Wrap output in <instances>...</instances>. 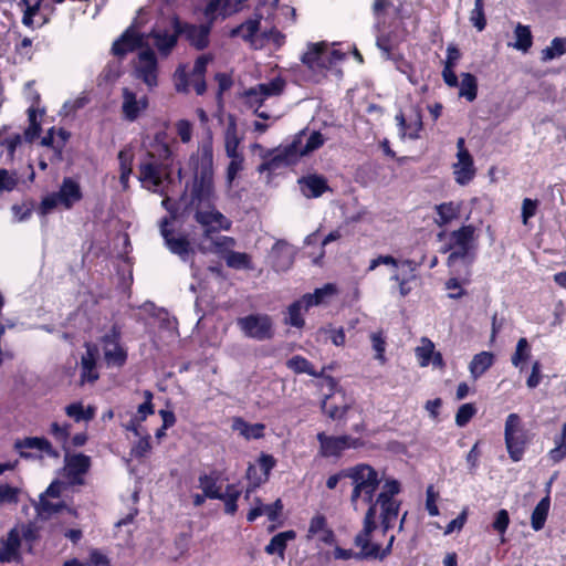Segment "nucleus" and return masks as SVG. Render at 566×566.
<instances>
[{"mask_svg":"<svg viewBox=\"0 0 566 566\" xmlns=\"http://www.w3.org/2000/svg\"><path fill=\"white\" fill-rule=\"evenodd\" d=\"M189 166L192 178L186 182L178 203L171 202L169 197L161 201V206L170 213L169 223L178 218V210L181 209V217L193 214V219L205 228L206 237L219 229L228 230L230 221L216 209L213 149L209 138L190 156Z\"/></svg>","mask_w":566,"mask_h":566,"instance_id":"nucleus-1","label":"nucleus"},{"mask_svg":"<svg viewBox=\"0 0 566 566\" xmlns=\"http://www.w3.org/2000/svg\"><path fill=\"white\" fill-rule=\"evenodd\" d=\"M504 440L511 460L518 462L527 444V433L517 413H510L506 417Z\"/></svg>","mask_w":566,"mask_h":566,"instance_id":"nucleus-2","label":"nucleus"},{"mask_svg":"<svg viewBox=\"0 0 566 566\" xmlns=\"http://www.w3.org/2000/svg\"><path fill=\"white\" fill-rule=\"evenodd\" d=\"M237 324L249 338L262 342L273 337V323L269 315L250 314L238 318Z\"/></svg>","mask_w":566,"mask_h":566,"instance_id":"nucleus-3","label":"nucleus"},{"mask_svg":"<svg viewBox=\"0 0 566 566\" xmlns=\"http://www.w3.org/2000/svg\"><path fill=\"white\" fill-rule=\"evenodd\" d=\"M104 360L107 367L122 368L127 361V350L120 344V332L113 326L108 333L102 336Z\"/></svg>","mask_w":566,"mask_h":566,"instance_id":"nucleus-4","label":"nucleus"},{"mask_svg":"<svg viewBox=\"0 0 566 566\" xmlns=\"http://www.w3.org/2000/svg\"><path fill=\"white\" fill-rule=\"evenodd\" d=\"M135 77L140 80L147 85L149 90H153L158 85V61L155 52L147 48L142 50L137 60L134 63Z\"/></svg>","mask_w":566,"mask_h":566,"instance_id":"nucleus-5","label":"nucleus"},{"mask_svg":"<svg viewBox=\"0 0 566 566\" xmlns=\"http://www.w3.org/2000/svg\"><path fill=\"white\" fill-rule=\"evenodd\" d=\"M160 234L164 238L165 245L182 262H193L195 250L191 248L189 240L186 237H175L172 231L168 229L169 219L165 217L160 221Z\"/></svg>","mask_w":566,"mask_h":566,"instance_id":"nucleus-6","label":"nucleus"},{"mask_svg":"<svg viewBox=\"0 0 566 566\" xmlns=\"http://www.w3.org/2000/svg\"><path fill=\"white\" fill-rule=\"evenodd\" d=\"M297 143L298 140H293L291 144L275 149L272 157L260 165L259 171H276L296 164L301 158L297 153Z\"/></svg>","mask_w":566,"mask_h":566,"instance_id":"nucleus-7","label":"nucleus"},{"mask_svg":"<svg viewBox=\"0 0 566 566\" xmlns=\"http://www.w3.org/2000/svg\"><path fill=\"white\" fill-rule=\"evenodd\" d=\"M261 20V14H254L253 18H250L242 22L240 25L233 28L230 31V36H239L243 41L248 42L254 49L262 46L263 40L268 39L269 34L266 32H263L259 36Z\"/></svg>","mask_w":566,"mask_h":566,"instance_id":"nucleus-8","label":"nucleus"},{"mask_svg":"<svg viewBox=\"0 0 566 566\" xmlns=\"http://www.w3.org/2000/svg\"><path fill=\"white\" fill-rule=\"evenodd\" d=\"M347 473L348 479L352 480L353 486L360 491L378 489L381 482L378 472L369 464H356L348 468Z\"/></svg>","mask_w":566,"mask_h":566,"instance_id":"nucleus-9","label":"nucleus"},{"mask_svg":"<svg viewBox=\"0 0 566 566\" xmlns=\"http://www.w3.org/2000/svg\"><path fill=\"white\" fill-rule=\"evenodd\" d=\"M122 114L128 122H135L148 107V97L146 95L138 97L128 87L122 90Z\"/></svg>","mask_w":566,"mask_h":566,"instance_id":"nucleus-10","label":"nucleus"},{"mask_svg":"<svg viewBox=\"0 0 566 566\" xmlns=\"http://www.w3.org/2000/svg\"><path fill=\"white\" fill-rule=\"evenodd\" d=\"M296 250L284 240H279L272 247L270 260L276 272L287 271L294 263Z\"/></svg>","mask_w":566,"mask_h":566,"instance_id":"nucleus-11","label":"nucleus"},{"mask_svg":"<svg viewBox=\"0 0 566 566\" xmlns=\"http://www.w3.org/2000/svg\"><path fill=\"white\" fill-rule=\"evenodd\" d=\"M85 353L81 357V382H95L99 378L96 370L99 349L96 344L85 343Z\"/></svg>","mask_w":566,"mask_h":566,"instance_id":"nucleus-12","label":"nucleus"},{"mask_svg":"<svg viewBox=\"0 0 566 566\" xmlns=\"http://www.w3.org/2000/svg\"><path fill=\"white\" fill-rule=\"evenodd\" d=\"M143 46V38L133 28H128L112 45V53L123 57Z\"/></svg>","mask_w":566,"mask_h":566,"instance_id":"nucleus-13","label":"nucleus"},{"mask_svg":"<svg viewBox=\"0 0 566 566\" xmlns=\"http://www.w3.org/2000/svg\"><path fill=\"white\" fill-rule=\"evenodd\" d=\"M21 539L19 528L10 530L7 537L0 543V562L12 563L20 559Z\"/></svg>","mask_w":566,"mask_h":566,"instance_id":"nucleus-14","label":"nucleus"},{"mask_svg":"<svg viewBox=\"0 0 566 566\" xmlns=\"http://www.w3.org/2000/svg\"><path fill=\"white\" fill-rule=\"evenodd\" d=\"M319 442V453L325 457H339L346 450L347 436H327L325 432H318L316 436Z\"/></svg>","mask_w":566,"mask_h":566,"instance_id":"nucleus-15","label":"nucleus"},{"mask_svg":"<svg viewBox=\"0 0 566 566\" xmlns=\"http://www.w3.org/2000/svg\"><path fill=\"white\" fill-rule=\"evenodd\" d=\"M60 198V203L65 209H71L75 202H78L83 195L77 181L70 177H65L62 185L56 192Z\"/></svg>","mask_w":566,"mask_h":566,"instance_id":"nucleus-16","label":"nucleus"},{"mask_svg":"<svg viewBox=\"0 0 566 566\" xmlns=\"http://www.w3.org/2000/svg\"><path fill=\"white\" fill-rule=\"evenodd\" d=\"M453 174L455 181L461 185H468L475 175L473 158L469 151H462L458 158V163L453 165Z\"/></svg>","mask_w":566,"mask_h":566,"instance_id":"nucleus-17","label":"nucleus"},{"mask_svg":"<svg viewBox=\"0 0 566 566\" xmlns=\"http://www.w3.org/2000/svg\"><path fill=\"white\" fill-rule=\"evenodd\" d=\"M14 449H35L44 452L50 458L57 459L60 457V453L53 449L51 442L43 437H28L19 439L14 442Z\"/></svg>","mask_w":566,"mask_h":566,"instance_id":"nucleus-18","label":"nucleus"},{"mask_svg":"<svg viewBox=\"0 0 566 566\" xmlns=\"http://www.w3.org/2000/svg\"><path fill=\"white\" fill-rule=\"evenodd\" d=\"M255 501L256 505L252 507L247 515L249 522H253L262 515H266L271 522L279 518V515L283 510V504L280 499L272 504H263L260 499H256Z\"/></svg>","mask_w":566,"mask_h":566,"instance_id":"nucleus-19","label":"nucleus"},{"mask_svg":"<svg viewBox=\"0 0 566 566\" xmlns=\"http://www.w3.org/2000/svg\"><path fill=\"white\" fill-rule=\"evenodd\" d=\"M377 505H379V502H377V499L375 500V503L368 504V510L364 517V526L363 530L355 536L354 544L356 546H366L367 544V537L371 536V533L376 530V514H377Z\"/></svg>","mask_w":566,"mask_h":566,"instance_id":"nucleus-20","label":"nucleus"},{"mask_svg":"<svg viewBox=\"0 0 566 566\" xmlns=\"http://www.w3.org/2000/svg\"><path fill=\"white\" fill-rule=\"evenodd\" d=\"M160 168L161 166L157 160H149L140 164L139 179L143 182H148L150 185L149 189L153 191H157L163 182Z\"/></svg>","mask_w":566,"mask_h":566,"instance_id":"nucleus-21","label":"nucleus"},{"mask_svg":"<svg viewBox=\"0 0 566 566\" xmlns=\"http://www.w3.org/2000/svg\"><path fill=\"white\" fill-rule=\"evenodd\" d=\"M385 495H377L381 509V527L387 533L392 527V522L398 517L400 503L398 501H387Z\"/></svg>","mask_w":566,"mask_h":566,"instance_id":"nucleus-22","label":"nucleus"},{"mask_svg":"<svg viewBox=\"0 0 566 566\" xmlns=\"http://www.w3.org/2000/svg\"><path fill=\"white\" fill-rule=\"evenodd\" d=\"M300 184L303 195L307 198H318L328 190L326 179L317 175L304 177Z\"/></svg>","mask_w":566,"mask_h":566,"instance_id":"nucleus-23","label":"nucleus"},{"mask_svg":"<svg viewBox=\"0 0 566 566\" xmlns=\"http://www.w3.org/2000/svg\"><path fill=\"white\" fill-rule=\"evenodd\" d=\"M219 473L212 471L211 473H202L199 475L198 482L199 488L208 496V499L224 500L226 495L221 492V488L217 484L219 480Z\"/></svg>","mask_w":566,"mask_h":566,"instance_id":"nucleus-24","label":"nucleus"},{"mask_svg":"<svg viewBox=\"0 0 566 566\" xmlns=\"http://www.w3.org/2000/svg\"><path fill=\"white\" fill-rule=\"evenodd\" d=\"M304 137L305 130H301L298 134L295 135L293 139L298 140L297 153H300V157L310 155L314 150L321 148L325 143L324 136L321 134V132L317 130L312 132L311 135L307 137L305 145L302 146Z\"/></svg>","mask_w":566,"mask_h":566,"instance_id":"nucleus-25","label":"nucleus"},{"mask_svg":"<svg viewBox=\"0 0 566 566\" xmlns=\"http://www.w3.org/2000/svg\"><path fill=\"white\" fill-rule=\"evenodd\" d=\"M296 533L293 530L281 532L274 535L270 543L264 547V552L268 555H279L282 559L287 546V542L295 539Z\"/></svg>","mask_w":566,"mask_h":566,"instance_id":"nucleus-26","label":"nucleus"},{"mask_svg":"<svg viewBox=\"0 0 566 566\" xmlns=\"http://www.w3.org/2000/svg\"><path fill=\"white\" fill-rule=\"evenodd\" d=\"M395 542V536L391 535L386 547L381 549L379 544H373L370 542V537H367V544L366 546H358L360 548L359 556H368L369 559H379L382 560L386 558L392 549V545Z\"/></svg>","mask_w":566,"mask_h":566,"instance_id":"nucleus-27","label":"nucleus"},{"mask_svg":"<svg viewBox=\"0 0 566 566\" xmlns=\"http://www.w3.org/2000/svg\"><path fill=\"white\" fill-rule=\"evenodd\" d=\"M325 49L323 43L310 44L307 51L302 55V62L312 70L325 67L323 60Z\"/></svg>","mask_w":566,"mask_h":566,"instance_id":"nucleus-28","label":"nucleus"},{"mask_svg":"<svg viewBox=\"0 0 566 566\" xmlns=\"http://www.w3.org/2000/svg\"><path fill=\"white\" fill-rule=\"evenodd\" d=\"M494 361V355L490 352H481L473 356L469 369L473 379L480 378Z\"/></svg>","mask_w":566,"mask_h":566,"instance_id":"nucleus-29","label":"nucleus"},{"mask_svg":"<svg viewBox=\"0 0 566 566\" xmlns=\"http://www.w3.org/2000/svg\"><path fill=\"white\" fill-rule=\"evenodd\" d=\"M549 507L551 497L547 494L537 503L531 515V526L535 532H538L544 527L548 516Z\"/></svg>","mask_w":566,"mask_h":566,"instance_id":"nucleus-30","label":"nucleus"},{"mask_svg":"<svg viewBox=\"0 0 566 566\" xmlns=\"http://www.w3.org/2000/svg\"><path fill=\"white\" fill-rule=\"evenodd\" d=\"M233 430L238 431L245 439H261L264 436L265 426L263 423H248L241 418L234 420Z\"/></svg>","mask_w":566,"mask_h":566,"instance_id":"nucleus-31","label":"nucleus"},{"mask_svg":"<svg viewBox=\"0 0 566 566\" xmlns=\"http://www.w3.org/2000/svg\"><path fill=\"white\" fill-rule=\"evenodd\" d=\"M241 138L238 135L235 117L232 115L228 116V124L224 133V147L227 155L238 153Z\"/></svg>","mask_w":566,"mask_h":566,"instance_id":"nucleus-32","label":"nucleus"},{"mask_svg":"<svg viewBox=\"0 0 566 566\" xmlns=\"http://www.w3.org/2000/svg\"><path fill=\"white\" fill-rule=\"evenodd\" d=\"M150 35L154 39L156 48L164 55L169 54L178 41V34L176 30H174V33L171 34L167 32L153 31Z\"/></svg>","mask_w":566,"mask_h":566,"instance_id":"nucleus-33","label":"nucleus"},{"mask_svg":"<svg viewBox=\"0 0 566 566\" xmlns=\"http://www.w3.org/2000/svg\"><path fill=\"white\" fill-rule=\"evenodd\" d=\"M474 226H462L460 229L452 231L449 238L454 247H474Z\"/></svg>","mask_w":566,"mask_h":566,"instance_id":"nucleus-34","label":"nucleus"},{"mask_svg":"<svg viewBox=\"0 0 566 566\" xmlns=\"http://www.w3.org/2000/svg\"><path fill=\"white\" fill-rule=\"evenodd\" d=\"M436 211L439 217V219H436V222L439 226H446L459 217L460 205L454 203L452 201L443 202L441 205L436 206Z\"/></svg>","mask_w":566,"mask_h":566,"instance_id":"nucleus-35","label":"nucleus"},{"mask_svg":"<svg viewBox=\"0 0 566 566\" xmlns=\"http://www.w3.org/2000/svg\"><path fill=\"white\" fill-rule=\"evenodd\" d=\"M566 53V38L556 36L551 41V45L541 52V61L548 62Z\"/></svg>","mask_w":566,"mask_h":566,"instance_id":"nucleus-36","label":"nucleus"},{"mask_svg":"<svg viewBox=\"0 0 566 566\" xmlns=\"http://www.w3.org/2000/svg\"><path fill=\"white\" fill-rule=\"evenodd\" d=\"M461 76L459 96L464 97L469 102H473L478 95L476 77L471 73H462Z\"/></svg>","mask_w":566,"mask_h":566,"instance_id":"nucleus-37","label":"nucleus"},{"mask_svg":"<svg viewBox=\"0 0 566 566\" xmlns=\"http://www.w3.org/2000/svg\"><path fill=\"white\" fill-rule=\"evenodd\" d=\"M554 443L548 458L553 463H559L566 458V422L562 426V432L554 437Z\"/></svg>","mask_w":566,"mask_h":566,"instance_id":"nucleus-38","label":"nucleus"},{"mask_svg":"<svg viewBox=\"0 0 566 566\" xmlns=\"http://www.w3.org/2000/svg\"><path fill=\"white\" fill-rule=\"evenodd\" d=\"M229 268L234 270H252L251 258L244 252L228 251L223 255Z\"/></svg>","mask_w":566,"mask_h":566,"instance_id":"nucleus-39","label":"nucleus"},{"mask_svg":"<svg viewBox=\"0 0 566 566\" xmlns=\"http://www.w3.org/2000/svg\"><path fill=\"white\" fill-rule=\"evenodd\" d=\"M531 357V347L526 338L522 337L517 340L514 354L511 357V363L514 367L524 370V363Z\"/></svg>","mask_w":566,"mask_h":566,"instance_id":"nucleus-40","label":"nucleus"},{"mask_svg":"<svg viewBox=\"0 0 566 566\" xmlns=\"http://www.w3.org/2000/svg\"><path fill=\"white\" fill-rule=\"evenodd\" d=\"M514 48L522 52H527L533 44V36L527 25L517 23L514 30Z\"/></svg>","mask_w":566,"mask_h":566,"instance_id":"nucleus-41","label":"nucleus"},{"mask_svg":"<svg viewBox=\"0 0 566 566\" xmlns=\"http://www.w3.org/2000/svg\"><path fill=\"white\" fill-rule=\"evenodd\" d=\"M285 85L286 83L282 77H275L268 83L258 84L256 87L259 94H261V96L266 99L272 96L281 95L285 88Z\"/></svg>","mask_w":566,"mask_h":566,"instance_id":"nucleus-42","label":"nucleus"},{"mask_svg":"<svg viewBox=\"0 0 566 566\" xmlns=\"http://www.w3.org/2000/svg\"><path fill=\"white\" fill-rule=\"evenodd\" d=\"M90 457L83 453L66 457V467L72 474H85L90 469Z\"/></svg>","mask_w":566,"mask_h":566,"instance_id":"nucleus-43","label":"nucleus"},{"mask_svg":"<svg viewBox=\"0 0 566 566\" xmlns=\"http://www.w3.org/2000/svg\"><path fill=\"white\" fill-rule=\"evenodd\" d=\"M303 310L305 311V305L303 301L298 300L293 302L287 308V317L285 318V324H289L293 327L302 328L305 323L302 317Z\"/></svg>","mask_w":566,"mask_h":566,"instance_id":"nucleus-44","label":"nucleus"},{"mask_svg":"<svg viewBox=\"0 0 566 566\" xmlns=\"http://www.w3.org/2000/svg\"><path fill=\"white\" fill-rule=\"evenodd\" d=\"M286 367L295 374L315 375V368L305 357L295 355L286 360Z\"/></svg>","mask_w":566,"mask_h":566,"instance_id":"nucleus-45","label":"nucleus"},{"mask_svg":"<svg viewBox=\"0 0 566 566\" xmlns=\"http://www.w3.org/2000/svg\"><path fill=\"white\" fill-rule=\"evenodd\" d=\"M474 258V247H455L448 256V265L452 266L458 260H462L465 264H471Z\"/></svg>","mask_w":566,"mask_h":566,"instance_id":"nucleus-46","label":"nucleus"},{"mask_svg":"<svg viewBox=\"0 0 566 566\" xmlns=\"http://www.w3.org/2000/svg\"><path fill=\"white\" fill-rule=\"evenodd\" d=\"M65 412L76 422L90 421L94 418V409L90 407L87 410H85L81 402H75L66 406Z\"/></svg>","mask_w":566,"mask_h":566,"instance_id":"nucleus-47","label":"nucleus"},{"mask_svg":"<svg viewBox=\"0 0 566 566\" xmlns=\"http://www.w3.org/2000/svg\"><path fill=\"white\" fill-rule=\"evenodd\" d=\"M118 160L120 169L119 182L122 184L123 188L126 189L128 187V179L132 174V156L128 154V151L123 149L118 153Z\"/></svg>","mask_w":566,"mask_h":566,"instance_id":"nucleus-48","label":"nucleus"},{"mask_svg":"<svg viewBox=\"0 0 566 566\" xmlns=\"http://www.w3.org/2000/svg\"><path fill=\"white\" fill-rule=\"evenodd\" d=\"M433 352L434 344L429 338L423 337L421 339V346L416 348V356L421 367H426L430 364Z\"/></svg>","mask_w":566,"mask_h":566,"instance_id":"nucleus-49","label":"nucleus"},{"mask_svg":"<svg viewBox=\"0 0 566 566\" xmlns=\"http://www.w3.org/2000/svg\"><path fill=\"white\" fill-rule=\"evenodd\" d=\"M333 291L331 285H326L323 289H316L312 294H305L301 301L305 305V311L310 307L318 305L323 302L324 297Z\"/></svg>","mask_w":566,"mask_h":566,"instance_id":"nucleus-50","label":"nucleus"},{"mask_svg":"<svg viewBox=\"0 0 566 566\" xmlns=\"http://www.w3.org/2000/svg\"><path fill=\"white\" fill-rule=\"evenodd\" d=\"M510 525L509 512L504 509L497 511L492 522V528L501 535V543H505L503 535Z\"/></svg>","mask_w":566,"mask_h":566,"instance_id":"nucleus-51","label":"nucleus"},{"mask_svg":"<svg viewBox=\"0 0 566 566\" xmlns=\"http://www.w3.org/2000/svg\"><path fill=\"white\" fill-rule=\"evenodd\" d=\"M470 21L478 29V31L484 30L486 25L484 15V0H474V8L470 14Z\"/></svg>","mask_w":566,"mask_h":566,"instance_id":"nucleus-52","label":"nucleus"},{"mask_svg":"<svg viewBox=\"0 0 566 566\" xmlns=\"http://www.w3.org/2000/svg\"><path fill=\"white\" fill-rule=\"evenodd\" d=\"M62 507V503H52L44 495H40V500L35 509L39 516L48 518L53 513L59 512Z\"/></svg>","mask_w":566,"mask_h":566,"instance_id":"nucleus-53","label":"nucleus"},{"mask_svg":"<svg viewBox=\"0 0 566 566\" xmlns=\"http://www.w3.org/2000/svg\"><path fill=\"white\" fill-rule=\"evenodd\" d=\"M151 160H157L160 166H165L166 161L171 157V150L167 144L158 143L154 146V150L148 153Z\"/></svg>","mask_w":566,"mask_h":566,"instance_id":"nucleus-54","label":"nucleus"},{"mask_svg":"<svg viewBox=\"0 0 566 566\" xmlns=\"http://www.w3.org/2000/svg\"><path fill=\"white\" fill-rule=\"evenodd\" d=\"M17 172H11L4 168H0V192L12 191L18 185Z\"/></svg>","mask_w":566,"mask_h":566,"instance_id":"nucleus-55","label":"nucleus"},{"mask_svg":"<svg viewBox=\"0 0 566 566\" xmlns=\"http://www.w3.org/2000/svg\"><path fill=\"white\" fill-rule=\"evenodd\" d=\"M476 409L472 403H464L460 406L455 413V423L458 427H464L475 415Z\"/></svg>","mask_w":566,"mask_h":566,"instance_id":"nucleus-56","label":"nucleus"},{"mask_svg":"<svg viewBox=\"0 0 566 566\" xmlns=\"http://www.w3.org/2000/svg\"><path fill=\"white\" fill-rule=\"evenodd\" d=\"M223 494L226 495L224 500H222L224 502V512L232 515L238 510L237 501L240 492L234 490L232 485H228Z\"/></svg>","mask_w":566,"mask_h":566,"instance_id":"nucleus-57","label":"nucleus"},{"mask_svg":"<svg viewBox=\"0 0 566 566\" xmlns=\"http://www.w3.org/2000/svg\"><path fill=\"white\" fill-rule=\"evenodd\" d=\"M227 156L231 159L227 168V180L231 184L235 179L238 172L242 169L243 157L239 153Z\"/></svg>","mask_w":566,"mask_h":566,"instance_id":"nucleus-58","label":"nucleus"},{"mask_svg":"<svg viewBox=\"0 0 566 566\" xmlns=\"http://www.w3.org/2000/svg\"><path fill=\"white\" fill-rule=\"evenodd\" d=\"M20 539L29 544V551H31L32 544L39 538V530L32 524H23L19 528Z\"/></svg>","mask_w":566,"mask_h":566,"instance_id":"nucleus-59","label":"nucleus"},{"mask_svg":"<svg viewBox=\"0 0 566 566\" xmlns=\"http://www.w3.org/2000/svg\"><path fill=\"white\" fill-rule=\"evenodd\" d=\"M29 127L24 132V137L28 142L34 140L41 132V125L36 122V114L33 108L28 109Z\"/></svg>","mask_w":566,"mask_h":566,"instance_id":"nucleus-60","label":"nucleus"},{"mask_svg":"<svg viewBox=\"0 0 566 566\" xmlns=\"http://www.w3.org/2000/svg\"><path fill=\"white\" fill-rule=\"evenodd\" d=\"M150 448V436L146 433L145 436H140L139 440L132 448V455L139 459L144 458Z\"/></svg>","mask_w":566,"mask_h":566,"instance_id":"nucleus-61","label":"nucleus"},{"mask_svg":"<svg viewBox=\"0 0 566 566\" xmlns=\"http://www.w3.org/2000/svg\"><path fill=\"white\" fill-rule=\"evenodd\" d=\"M234 244L235 240L231 237L221 235L213 240L216 253L220 254L222 258L228 253V251H232L231 249Z\"/></svg>","mask_w":566,"mask_h":566,"instance_id":"nucleus-62","label":"nucleus"},{"mask_svg":"<svg viewBox=\"0 0 566 566\" xmlns=\"http://www.w3.org/2000/svg\"><path fill=\"white\" fill-rule=\"evenodd\" d=\"M370 340H371L373 348L376 352L375 358L380 361H384L386 340H385V337L382 336V333L381 332L373 333L370 335Z\"/></svg>","mask_w":566,"mask_h":566,"instance_id":"nucleus-63","label":"nucleus"},{"mask_svg":"<svg viewBox=\"0 0 566 566\" xmlns=\"http://www.w3.org/2000/svg\"><path fill=\"white\" fill-rule=\"evenodd\" d=\"M19 489L8 484L0 485V505L4 503H18Z\"/></svg>","mask_w":566,"mask_h":566,"instance_id":"nucleus-64","label":"nucleus"}]
</instances>
